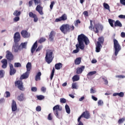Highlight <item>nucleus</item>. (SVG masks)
<instances>
[{"label": "nucleus", "instance_id": "obj_1", "mask_svg": "<svg viewBox=\"0 0 125 125\" xmlns=\"http://www.w3.org/2000/svg\"><path fill=\"white\" fill-rule=\"evenodd\" d=\"M77 41L78 43L75 45L76 49L73 51V53H78L80 49L81 50H84L85 45H88V44H89L90 42L88 38L83 34L78 35Z\"/></svg>", "mask_w": 125, "mask_h": 125}, {"label": "nucleus", "instance_id": "obj_2", "mask_svg": "<svg viewBox=\"0 0 125 125\" xmlns=\"http://www.w3.org/2000/svg\"><path fill=\"white\" fill-rule=\"evenodd\" d=\"M60 30L63 34H67V32H70V31H74L75 30V26L74 25L70 26L68 24H62L60 27Z\"/></svg>", "mask_w": 125, "mask_h": 125}, {"label": "nucleus", "instance_id": "obj_3", "mask_svg": "<svg viewBox=\"0 0 125 125\" xmlns=\"http://www.w3.org/2000/svg\"><path fill=\"white\" fill-rule=\"evenodd\" d=\"M35 5H37L36 8V11L39 12L40 15H43V12H42L43 8L41 5H42V0H33Z\"/></svg>", "mask_w": 125, "mask_h": 125}, {"label": "nucleus", "instance_id": "obj_4", "mask_svg": "<svg viewBox=\"0 0 125 125\" xmlns=\"http://www.w3.org/2000/svg\"><path fill=\"white\" fill-rule=\"evenodd\" d=\"M53 52L51 50H48L46 52L45 60L47 62V64H50L51 62L53 61V58L54 57L53 55Z\"/></svg>", "mask_w": 125, "mask_h": 125}, {"label": "nucleus", "instance_id": "obj_5", "mask_svg": "<svg viewBox=\"0 0 125 125\" xmlns=\"http://www.w3.org/2000/svg\"><path fill=\"white\" fill-rule=\"evenodd\" d=\"M113 42H114V49L115 50L114 54L115 56H117L120 52V50H122V47L120 43H119V42L116 39H113Z\"/></svg>", "mask_w": 125, "mask_h": 125}, {"label": "nucleus", "instance_id": "obj_6", "mask_svg": "<svg viewBox=\"0 0 125 125\" xmlns=\"http://www.w3.org/2000/svg\"><path fill=\"white\" fill-rule=\"evenodd\" d=\"M27 46V43L24 42L21 43L20 45H19V43H18V46L13 45L12 47V50L14 52H18L19 50H21L23 48H26Z\"/></svg>", "mask_w": 125, "mask_h": 125}, {"label": "nucleus", "instance_id": "obj_7", "mask_svg": "<svg viewBox=\"0 0 125 125\" xmlns=\"http://www.w3.org/2000/svg\"><path fill=\"white\" fill-rule=\"evenodd\" d=\"M108 23L112 28H115V27H123V24L119 20H117L115 21L114 20L109 19H108Z\"/></svg>", "mask_w": 125, "mask_h": 125}, {"label": "nucleus", "instance_id": "obj_8", "mask_svg": "<svg viewBox=\"0 0 125 125\" xmlns=\"http://www.w3.org/2000/svg\"><path fill=\"white\" fill-rule=\"evenodd\" d=\"M37 47H38V42L36 41L33 44L31 49V52L32 53V55H34V53L35 52V51H36V52L41 51V50H42V46H39L37 49Z\"/></svg>", "mask_w": 125, "mask_h": 125}, {"label": "nucleus", "instance_id": "obj_9", "mask_svg": "<svg viewBox=\"0 0 125 125\" xmlns=\"http://www.w3.org/2000/svg\"><path fill=\"white\" fill-rule=\"evenodd\" d=\"M21 40V36L20 35V33L17 32L15 33L14 35V42L15 44L13 45L15 46H18V42H20Z\"/></svg>", "mask_w": 125, "mask_h": 125}, {"label": "nucleus", "instance_id": "obj_10", "mask_svg": "<svg viewBox=\"0 0 125 125\" xmlns=\"http://www.w3.org/2000/svg\"><path fill=\"white\" fill-rule=\"evenodd\" d=\"M82 118H84V119H90V113H89V111L86 110L84 112H83L81 115L78 118L77 121L78 123H80L81 121V120Z\"/></svg>", "mask_w": 125, "mask_h": 125}, {"label": "nucleus", "instance_id": "obj_11", "mask_svg": "<svg viewBox=\"0 0 125 125\" xmlns=\"http://www.w3.org/2000/svg\"><path fill=\"white\" fill-rule=\"evenodd\" d=\"M90 25L89 27V29L91 30V31H93L94 32L95 34H98L99 33V25H95L93 27L92 25V21L90 20Z\"/></svg>", "mask_w": 125, "mask_h": 125}, {"label": "nucleus", "instance_id": "obj_12", "mask_svg": "<svg viewBox=\"0 0 125 125\" xmlns=\"http://www.w3.org/2000/svg\"><path fill=\"white\" fill-rule=\"evenodd\" d=\"M61 110H62V108H60V106L58 104L53 107V111L54 114L57 118H59V112L58 111H61Z\"/></svg>", "mask_w": 125, "mask_h": 125}, {"label": "nucleus", "instance_id": "obj_13", "mask_svg": "<svg viewBox=\"0 0 125 125\" xmlns=\"http://www.w3.org/2000/svg\"><path fill=\"white\" fill-rule=\"evenodd\" d=\"M15 84L18 85V88L20 90H21L23 91L25 88H24V85H23V82L22 81H17L15 82Z\"/></svg>", "mask_w": 125, "mask_h": 125}, {"label": "nucleus", "instance_id": "obj_14", "mask_svg": "<svg viewBox=\"0 0 125 125\" xmlns=\"http://www.w3.org/2000/svg\"><path fill=\"white\" fill-rule=\"evenodd\" d=\"M68 19L67 15L66 14H63L59 18H57L55 20V22H61V21H66Z\"/></svg>", "mask_w": 125, "mask_h": 125}, {"label": "nucleus", "instance_id": "obj_15", "mask_svg": "<svg viewBox=\"0 0 125 125\" xmlns=\"http://www.w3.org/2000/svg\"><path fill=\"white\" fill-rule=\"evenodd\" d=\"M6 58L7 59L8 61H12L14 59L13 54L11 52L9 51V50L6 51Z\"/></svg>", "mask_w": 125, "mask_h": 125}, {"label": "nucleus", "instance_id": "obj_16", "mask_svg": "<svg viewBox=\"0 0 125 125\" xmlns=\"http://www.w3.org/2000/svg\"><path fill=\"white\" fill-rule=\"evenodd\" d=\"M10 71L9 74L10 76H13L16 73V70L13 67V64L12 63H9Z\"/></svg>", "mask_w": 125, "mask_h": 125}, {"label": "nucleus", "instance_id": "obj_17", "mask_svg": "<svg viewBox=\"0 0 125 125\" xmlns=\"http://www.w3.org/2000/svg\"><path fill=\"white\" fill-rule=\"evenodd\" d=\"M29 16L30 18H33L34 22H37L39 21V19L38 18V16L34 13L32 12H30L29 13Z\"/></svg>", "mask_w": 125, "mask_h": 125}, {"label": "nucleus", "instance_id": "obj_18", "mask_svg": "<svg viewBox=\"0 0 125 125\" xmlns=\"http://www.w3.org/2000/svg\"><path fill=\"white\" fill-rule=\"evenodd\" d=\"M85 68V66L83 65H82L81 67H78L76 69V74H77V75L82 74V73L84 71Z\"/></svg>", "mask_w": 125, "mask_h": 125}, {"label": "nucleus", "instance_id": "obj_19", "mask_svg": "<svg viewBox=\"0 0 125 125\" xmlns=\"http://www.w3.org/2000/svg\"><path fill=\"white\" fill-rule=\"evenodd\" d=\"M21 34L22 37L25 39H27V38L30 37V34H29V32H27L26 30H22Z\"/></svg>", "mask_w": 125, "mask_h": 125}, {"label": "nucleus", "instance_id": "obj_20", "mask_svg": "<svg viewBox=\"0 0 125 125\" xmlns=\"http://www.w3.org/2000/svg\"><path fill=\"white\" fill-rule=\"evenodd\" d=\"M11 107L12 112H15L17 111V104H16V102L15 101H12Z\"/></svg>", "mask_w": 125, "mask_h": 125}, {"label": "nucleus", "instance_id": "obj_21", "mask_svg": "<svg viewBox=\"0 0 125 125\" xmlns=\"http://www.w3.org/2000/svg\"><path fill=\"white\" fill-rule=\"evenodd\" d=\"M55 36V31H51L49 35V40L50 42H53L54 41V36Z\"/></svg>", "mask_w": 125, "mask_h": 125}, {"label": "nucleus", "instance_id": "obj_22", "mask_svg": "<svg viewBox=\"0 0 125 125\" xmlns=\"http://www.w3.org/2000/svg\"><path fill=\"white\" fill-rule=\"evenodd\" d=\"M102 45L100 43V42H97L96 44V52H100Z\"/></svg>", "mask_w": 125, "mask_h": 125}, {"label": "nucleus", "instance_id": "obj_23", "mask_svg": "<svg viewBox=\"0 0 125 125\" xmlns=\"http://www.w3.org/2000/svg\"><path fill=\"white\" fill-rule=\"evenodd\" d=\"M29 75H30V72L26 71L25 73L21 75V79L25 80V79H28L29 78Z\"/></svg>", "mask_w": 125, "mask_h": 125}, {"label": "nucleus", "instance_id": "obj_24", "mask_svg": "<svg viewBox=\"0 0 125 125\" xmlns=\"http://www.w3.org/2000/svg\"><path fill=\"white\" fill-rule=\"evenodd\" d=\"M1 62L2 64L1 68H2V69H6L7 67V60L6 59H3L1 60Z\"/></svg>", "mask_w": 125, "mask_h": 125}, {"label": "nucleus", "instance_id": "obj_25", "mask_svg": "<svg viewBox=\"0 0 125 125\" xmlns=\"http://www.w3.org/2000/svg\"><path fill=\"white\" fill-rule=\"evenodd\" d=\"M18 100L21 102L25 100V96L23 93H21L20 95H19L17 97Z\"/></svg>", "mask_w": 125, "mask_h": 125}, {"label": "nucleus", "instance_id": "obj_26", "mask_svg": "<svg viewBox=\"0 0 125 125\" xmlns=\"http://www.w3.org/2000/svg\"><path fill=\"white\" fill-rule=\"evenodd\" d=\"M63 64L62 63L59 62L55 65V68L56 70H60L62 68Z\"/></svg>", "mask_w": 125, "mask_h": 125}, {"label": "nucleus", "instance_id": "obj_27", "mask_svg": "<svg viewBox=\"0 0 125 125\" xmlns=\"http://www.w3.org/2000/svg\"><path fill=\"white\" fill-rule=\"evenodd\" d=\"M82 62V58L81 57L77 58L74 61L75 65H80Z\"/></svg>", "mask_w": 125, "mask_h": 125}, {"label": "nucleus", "instance_id": "obj_28", "mask_svg": "<svg viewBox=\"0 0 125 125\" xmlns=\"http://www.w3.org/2000/svg\"><path fill=\"white\" fill-rule=\"evenodd\" d=\"M26 70L27 72H29L32 69V63L30 62H28L26 64Z\"/></svg>", "mask_w": 125, "mask_h": 125}, {"label": "nucleus", "instance_id": "obj_29", "mask_svg": "<svg viewBox=\"0 0 125 125\" xmlns=\"http://www.w3.org/2000/svg\"><path fill=\"white\" fill-rule=\"evenodd\" d=\"M41 76H42V72H39L35 76V81H41Z\"/></svg>", "mask_w": 125, "mask_h": 125}, {"label": "nucleus", "instance_id": "obj_30", "mask_svg": "<svg viewBox=\"0 0 125 125\" xmlns=\"http://www.w3.org/2000/svg\"><path fill=\"white\" fill-rule=\"evenodd\" d=\"M80 80V76L78 75H75L72 77L73 82H77V81Z\"/></svg>", "mask_w": 125, "mask_h": 125}, {"label": "nucleus", "instance_id": "obj_31", "mask_svg": "<svg viewBox=\"0 0 125 125\" xmlns=\"http://www.w3.org/2000/svg\"><path fill=\"white\" fill-rule=\"evenodd\" d=\"M97 72L96 71H90L87 74V78H89V77H91V76H93V75H95Z\"/></svg>", "mask_w": 125, "mask_h": 125}, {"label": "nucleus", "instance_id": "obj_32", "mask_svg": "<svg viewBox=\"0 0 125 125\" xmlns=\"http://www.w3.org/2000/svg\"><path fill=\"white\" fill-rule=\"evenodd\" d=\"M98 42H100L101 44H103L104 43V37H99L98 39Z\"/></svg>", "mask_w": 125, "mask_h": 125}, {"label": "nucleus", "instance_id": "obj_33", "mask_svg": "<svg viewBox=\"0 0 125 125\" xmlns=\"http://www.w3.org/2000/svg\"><path fill=\"white\" fill-rule=\"evenodd\" d=\"M104 7L105 9L108 10L109 12L111 11V10H110V6H109V4L106 3H104Z\"/></svg>", "mask_w": 125, "mask_h": 125}, {"label": "nucleus", "instance_id": "obj_34", "mask_svg": "<svg viewBox=\"0 0 125 125\" xmlns=\"http://www.w3.org/2000/svg\"><path fill=\"white\" fill-rule=\"evenodd\" d=\"M125 121V118L123 117L122 118H120L119 119L118 121V125H122V124H124V122Z\"/></svg>", "mask_w": 125, "mask_h": 125}, {"label": "nucleus", "instance_id": "obj_35", "mask_svg": "<svg viewBox=\"0 0 125 125\" xmlns=\"http://www.w3.org/2000/svg\"><path fill=\"white\" fill-rule=\"evenodd\" d=\"M65 108L66 113H67V114H70V113H71V109H70V106H69L68 104H66L65 106Z\"/></svg>", "mask_w": 125, "mask_h": 125}, {"label": "nucleus", "instance_id": "obj_36", "mask_svg": "<svg viewBox=\"0 0 125 125\" xmlns=\"http://www.w3.org/2000/svg\"><path fill=\"white\" fill-rule=\"evenodd\" d=\"M5 74V72L3 70H0V78H2L4 77V74Z\"/></svg>", "mask_w": 125, "mask_h": 125}, {"label": "nucleus", "instance_id": "obj_37", "mask_svg": "<svg viewBox=\"0 0 125 125\" xmlns=\"http://www.w3.org/2000/svg\"><path fill=\"white\" fill-rule=\"evenodd\" d=\"M46 41V39L45 38H41L38 41V42L39 43H42V42H44Z\"/></svg>", "mask_w": 125, "mask_h": 125}, {"label": "nucleus", "instance_id": "obj_38", "mask_svg": "<svg viewBox=\"0 0 125 125\" xmlns=\"http://www.w3.org/2000/svg\"><path fill=\"white\" fill-rule=\"evenodd\" d=\"M21 14V12L16 10L15 12L13 13V15L15 16H19Z\"/></svg>", "mask_w": 125, "mask_h": 125}, {"label": "nucleus", "instance_id": "obj_39", "mask_svg": "<svg viewBox=\"0 0 125 125\" xmlns=\"http://www.w3.org/2000/svg\"><path fill=\"white\" fill-rule=\"evenodd\" d=\"M102 79L104 82V84H105V85H107L108 84V80H107V78L102 77Z\"/></svg>", "mask_w": 125, "mask_h": 125}, {"label": "nucleus", "instance_id": "obj_40", "mask_svg": "<svg viewBox=\"0 0 125 125\" xmlns=\"http://www.w3.org/2000/svg\"><path fill=\"white\" fill-rule=\"evenodd\" d=\"M72 89H78V87L77 86V83H74L72 84Z\"/></svg>", "mask_w": 125, "mask_h": 125}, {"label": "nucleus", "instance_id": "obj_41", "mask_svg": "<svg viewBox=\"0 0 125 125\" xmlns=\"http://www.w3.org/2000/svg\"><path fill=\"white\" fill-rule=\"evenodd\" d=\"M37 98L38 99V100H42L44 99V96L43 95H39L37 96Z\"/></svg>", "mask_w": 125, "mask_h": 125}, {"label": "nucleus", "instance_id": "obj_42", "mask_svg": "<svg viewBox=\"0 0 125 125\" xmlns=\"http://www.w3.org/2000/svg\"><path fill=\"white\" fill-rule=\"evenodd\" d=\"M5 97H6L7 98L8 97H10V92L9 91H6L5 92Z\"/></svg>", "mask_w": 125, "mask_h": 125}, {"label": "nucleus", "instance_id": "obj_43", "mask_svg": "<svg viewBox=\"0 0 125 125\" xmlns=\"http://www.w3.org/2000/svg\"><path fill=\"white\" fill-rule=\"evenodd\" d=\"M21 63H20V62H15L14 63V67L18 68L19 67H21Z\"/></svg>", "mask_w": 125, "mask_h": 125}, {"label": "nucleus", "instance_id": "obj_44", "mask_svg": "<svg viewBox=\"0 0 125 125\" xmlns=\"http://www.w3.org/2000/svg\"><path fill=\"white\" fill-rule=\"evenodd\" d=\"M13 20H14V22H18V21H19L20 20V17H19L18 16L15 17L14 18Z\"/></svg>", "mask_w": 125, "mask_h": 125}, {"label": "nucleus", "instance_id": "obj_45", "mask_svg": "<svg viewBox=\"0 0 125 125\" xmlns=\"http://www.w3.org/2000/svg\"><path fill=\"white\" fill-rule=\"evenodd\" d=\"M52 114L51 113H49L47 117V119L49 121H52Z\"/></svg>", "mask_w": 125, "mask_h": 125}, {"label": "nucleus", "instance_id": "obj_46", "mask_svg": "<svg viewBox=\"0 0 125 125\" xmlns=\"http://www.w3.org/2000/svg\"><path fill=\"white\" fill-rule=\"evenodd\" d=\"M78 24H81V21L80 20H77L76 22L75 23V27H78Z\"/></svg>", "mask_w": 125, "mask_h": 125}, {"label": "nucleus", "instance_id": "obj_47", "mask_svg": "<svg viewBox=\"0 0 125 125\" xmlns=\"http://www.w3.org/2000/svg\"><path fill=\"white\" fill-rule=\"evenodd\" d=\"M116 78H118V79H125V76L124 75H117L116 76Z\"/></svg>", "mask_w": 125, "mask_h": 125}, {"label": "nucleus", "instance_id": "obj_48", "mask_svg": "<svg viewBox=\"0 0 125 125\" xmlns=\"http://www.w3.org/2000/svg\"><path fill=\"white\" fill-rule=\"evenodd\" d=\"M60 102L61 103H66V99H65L64 98H61L60 99Z\"/></svg>", "mask_w": 125, "mask_h": 125}, {"label": "nucleus", "instance_id": "obj_49", "mask_svg": "<svg viewBox=\"0 0 125 125\" xmlns=\"http://www.w3.org/2000/svg\"><path fill=\"white\" fill-rule=\"evenodd\" d=\"M118 96H119L120 97H124V96H125V94L123 92L118 93Z\"/></svg>", "mask_w": 125, "mask_h": 125}, {"label": "nucleus", "instance_id": "obj_50", "mask_svg": "<svg viewBox=\"0 0 125 125\" xmlns=\"http://www.w3.org/2000/svg\"><path fill=\"white\" fill-rule=\"evenodd\" d=\"M98 104L99 106H102V105H103V101L101 100H99Z\"/></svg>", "mask_w": 125, "mask_h": 125}, {"label": "nucleus", "instance_id": "obj_51", "mask_svg": "<svg viewBox=\"0 0 125 125\" xmlns=\"http://www.w3.org/2000/svg\"><path fill=\"white\" fill-rule=\"evenodd\" d=\"M38 90V88L36 87H31V91H33L34 92H36Z\"/></svg>", "mask_w": 125, "mask_h": 125}, {"label": "nucleus", "instance_id": "obj_52", "mask_svg": "<svg viewBox=\"0 0 125 125\" xmlns=\"http://www.w3.org/2000/svg\"><path fill=\"white\" fill-rule=\"evenodd\" d=\"M41 91H42V92H43L44 93L46 92V88H45V87H42L41 88Z\"/></svg>", "mask_w": 125, "mask_h": 125}, {"label": "nucleus", "instance_id": "obj_53", "mask_svg": "<svg viewBox=\"0 0 125 125\" xmlns=\"http://www.w3.org/2000/svg\"><path fill=\"white\" fill-rule=\"evenodd\" d=\"M36 111H37V112H41V111H42V107L41 106H38L36 107Z\"/></svg>", "mask_w": 125, "mask_h": 125}, {"label": "nucleus", "instance_id": "obj_54", "mask_svg": "<svg viewBox=\"0 0 125 125\" xmlns=\"http://www.w3.org/2000/svg\"><path fill=\"white\" fill-rule=\"evenodd\" d=\"M54 1H52L51 3V4L50 5V9H52L53 8V5H54Z\"/></svg>", "mask_w": 125, "mask_h": 125}, {"label": "nucleus", "instance_id": "obj_55", "mask_svg": "<svg viewBox=\"0 0 125 125\" xmlns=\"http://www.w3.org/2000/svg\"><path fill=\"white\" fill-rule=\"evenodd\" d=\"M118 17L119 18H120V19H125V15H120Z\"/></svg>", "mask_w": 125, "mask_h": 125}, {"label": "nucleus", "instance_id": "obj_56", "mask_svg": "<svg viewBox=\"0 0 125 125\" xmlns=\"http://www.w3.org/2000/svg\"><path fill=\"white\" fill-rule=\"evenodd\" d=\"M83 15H85V16H88V12H87V11H85L83 12Z\"/></svg>", "mask_w": 125, "mask_h": 125}, {"label": "nucleus", "instance_id": "obj_57", "mask_svg": "<svg viewBox=\"0 0 125 125\" xmlns=\"http://www.w3.org/2000/svg\"><path fill=\"white\" fill-rule=\"evenodd\" d=\"M5 100L4 98H1L0 99V104H1L2 103H4Z\"/></svg>", "mask_w": 125, "mask_h": 125}, {"label": "nucleus", "instance_id": "obj_58", "mask_svg": "<svg viewBox=\"0 0 125 125\" xmlns=\"http://www.w3.org/2000/svg\"><path fill=\"white\" fill-rule=\"evenodd\" d=\"M120 3L125 6V0H120Z\"/></svg>", "mask_w": 125, "mask_h": 125}, {"label": "nucleus", "instance_id": "obj_59", "mask_svg": "<svg viewBox=\"0 0 125 125\" xmlns=\"http://www.w3.org/2000/svg\"><path fill=\"white\" fill-rule=\"evenodd\" d=\"M92 99L93 100H94V101H97V100H98V99L95 97L94 96H92Z\"/></svg>", "mask_w": 125, "mask_h": 125}, {"label": "nucleus", "instance_id": "obj_60", "mask_svg": "<svg viewBox=\"0 0 125 125\" xmlns=\"http://www.w3.org/2000/svg\"><path fill=\"white\" fill-rule=\"evenodd\" d=\"M33 4V0H31L29 1V6L31 7Z\"/></svg>", "mask_w": 125, "mask_h": 125}, {"label": "nucleus", "instance_id": "obj_61", "mask_svg": "<svg viewBox=\"0 0 125 125\" xmlns=\"http://www.w3.org/2000/svg\"><path fill=\"white\" fill-rule=\"evenodd\" d=\"M121 37H122V38H125V32L121 33Z\"/></svg>", "mask_w": 125, "mask_h": 125}, {"label": "nucleus", "instance_id": "obj_62", "mask_svg": "<svg viewBox=\"0 0 125 125\" xmlns=\"http://www.w3.org/2000/svg\"><path fill=\"white\" fill-rule=\"evenodd\" d=\"M84 99V97L83 96L81 98L79 99V101H83Z\"/></svg>", "mask_w": 125, "mask_h": 125}, {"label": "nucleus", "instance_id": "obj_63", "mask_svg": "<svg viewBox=\"0 0 125 125\" xmlns=\"http://www.w3.org/2000/svg\"><path fill=\"white\" fill-rule=\"evenodd\" d=\"M94 90H93V88H91L90 89V93H94Z\"/></svg>", "mask_w": 125, "mask_h": 125}, {"label": "nucleus", "instance_id": "obj_64", "mask_svg": "<svg viewBox=\"0 0 125 125\" xmlns=\"http://www.w3.org/2000/svg\"><path fill=\"white\" fill-rule=\"evenodd\" d=\"M97 62V61L96 60H92V63H96Z\"/></svg>", "mask_w": 125, "mask_h": 125}]
</instances>
